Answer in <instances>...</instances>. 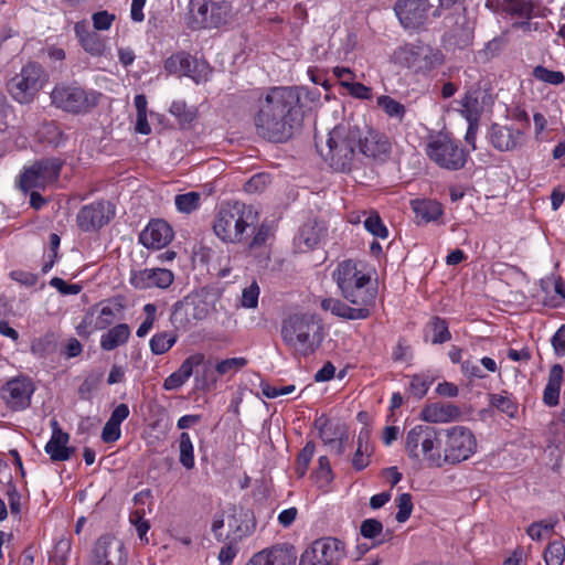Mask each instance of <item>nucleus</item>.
Segmentation results:
<instances>
[{
    "label": "nucleus",
    "mask_w": 565,
    "mask_h": 565,
    "mask_svg": "<svg viewBox=\"0 0 565 565\" xmlns=\"http://www.w3.org/2000/svg\"><path fill=\"white\" fill-rule=\"evenodd\" d=\"M253 122L256 134L270 142L288 141L300 124V95L294 86L257 88Z\"/></svg>",
    "instance_id": "obj_1"
},
{
    "label": "nucleus",
    "mask_w": 565,
    "mask_h": 565,
    "mask_svg": "<svg viewBox=\"0 0 565 565\" xmlns=\"http://www.w3.org/2000/svg\"><path fill=\"white\" fill-rule=\"evenodd\" d=\"M332 278L345 301L353 306L369 308L372 313L376 302L377 288L372 284L371 275L361 269L355 260L340 262L332 273Z\"/></svg>",
    "instance_id": "obj_2"
},
{
    "label": "nucleus",
    "mask_w": 565,
    "mask_h": 565,
    "mask_svg": "<svg viewBox=\"0 0 565 565\" xmlns=\"http://www.w3.org/2000/svg\"><path fill=\"white\" fill-rule=\"evenodd\" d=\"M257 221L258 214L252 205L241 201L227 202L214 216L213 232L223 243L244 244Z\"/></svg>",
    "instance_id": "obj_3"
},
{
    "label": "nucleus",
    "mask_w": 565,
    "mask_h": 565,
    "mask_svg": "<svg viewBox=\"0 0 565 565\" xmlns=\"http://www.w3.org/2000/svg\"><path fill=\"white\" fill-rule=\"evenodd\" d=\"M281 338L297 354L308 356L322 342L323 326L316 315L294 313L282 320Z\"/></svg>",
    "instance_id": "obj_4"
},
{
    "label": "nucleus",
    "mask_w": 565,
    "mask_h": 565,
    "mask_svg": "<svg viewBox=\"0 0 565 565\" xmlns=\"http://www.w3.org/2000/svg\"><path fill=\"white\" fill-rule=\"evenodd\" d=\"M392 61L412 75L427 78L445 64V54L439 47L417 39L398 45L393 51Z\"/></svg>",
    "instance_id": "obj_5"
},
{
    "label": "nucleus",
    "mask_w": 565,
    "mask_h": 565,
    "mask_svg": "<svg viewBox=\"0 0 565 565\" xmlns=\"http://www.w3.org/2000/svg\"><path fill=\"white\" fill-rule=\"evenodd\" d=\"M437 469L456 467L471 459L478 449L473 431L463 425L440 427Z\"/></svg>",
    "instance_id": "obj_6"
},
{
    "label": "nucleus",
    "mask_w": 565,
    "mask_h": 565,
    "mask_svg": "<svg viewBox=\"0 0 565 565\" xmlns=\"http://www.w3.org/2000/svg\"><path fill=\"white\" fill-rule=\"evenodd\" d=\"M102 97L99 90L86 88L77 81L56 83L50 94L53 107L74 116L92 113L99 105Z\"/></svg>",
    "instance_id": "obj_7"
},
{
    "label": "nucleus",
    "mask_w": 565,
    "mask_h": 565,
    "mask_svg": "<svg viewBox=\"0 0 565 565\" xmlns=\"http://www.w3.org/2000/svg\"><path fill=\"white\" fill-rule=\"evenodd\" d=\"M428 159L440 169L459 171L468 162L470 151L450 132L439 131L430 135L425 145Z\"/></svg>",
    "instance_id": "obj_8"
},
{
    "label": "nucleus",
    "mask_w": 565,
    "mask_h": 565,
    "mask_svg": "<svg viewBox=\"0 0 565 565\" xmlns=\"http://www.w3.org/2000/svg\"><path fill=\"white\" fill-rule=\"evenodd\" d=\"M233 18V6L227 0H189L185 21L193 31L221 29Z\"/></svg>",
    "instance_id": "obj_9"
},
{
    "label": "nucleus",
    "mask_w": 565,
    "mask_h": 565,
    "mask_svg": "<svg viewBox=\"0 0 565 565\" xmlns=\"http://www.w3.org/2000/svg\"><path fill=\"white\" fill-rule=\"evenodd\" d=\"M440 427L429 424H418L412 427L405 436V452L409 459L425 462L429 468H436L439 449Z\"/></svg>",
    "instance_id": "obj_10"
},
{
    "label": "nucleus",
    "mask_w": 565,
    "mask_h": 565,
    "mask_svg": "<svg viewBox=\"0 0 565 565\" xmlns=\"http://www.w3.org/2000/svg\"><path fill=\"white\" fill-rule=\"evenodd\" d=\"M326 146L327 152H323L316 142L318 151L329 162L330 167L340 172L350 171L358 146L356 134L343 126H337L329 132Z\"/></svg>",
    "instance_id": "obj_11"
},
{
    "label": "nucleus",
    "mask_w": 565,
    "mask_h": 565,
    "mask_svg": "<svg viewBox=\"0 0 565 565\" xmlns=\"http://www.w3.org/2000/svg\"><path fill=\"white\" fill-rule=\"evenodd\" d=\"M64 164L65 161L57 157L35 160L19 173L17 186L24 194L31 190H45L58 181Z\"/></svg>",
    "instance_id": "obj_12"
},
{
    "label": "nucleus",
    "mask_w": 565,
    "mask_h": 565,
    "mask_svg": "<svg viewBox=\"0 0 565 565\" xmlns=\"http://www.w3.org/2000/svg\"><path fill=\"white\" fill-rule=\"evenodd\" d=\"M46 74L38 63H28L7 84L11 97L20 104L33 102L45 82Z\"/></svg>",
    "instance_id": "obj_13"
},
{
    "label": "nucleus",
    "mask_w": 565,
    "mask_h": 565,
    "mask_svg": "<svg viewBox=\"0 0 565 565\" xmlns=\"http://www.w3.org/2000/svg\"><path fill=\"white\" fill-rule=\"evenodd\" d=\"M345 556V544L337 537L316 540L300 556L299 565H337Z\"/></svg>",
    "instance_id": "obj_14"
},
{
    "label": "nucleus",
    "mask_w": 565,
    "mask_h": 565,
    "mask_svg": "<svg viewBox=\"0 0 565 565\" xmlns=\"http://www.w3.org/2000/svg\"><path fill=\"white\" fill-rule=\"evenodd\" d=\"M115 205L106 200H97L83 205L76 214V225L84 233H96L115 217Z\"/></svg>",
    "instance_id": "obj_15"
},
{
    "label": "nucleus",
    "mask_w": 565,
    "mask_h": 565,
    "mask_svg": "<svg viewBox=\"0 0 565 565\" xmlns=\"http://www.w3.org/2000/svg\"><path fill=\"white\" fill-rule=\"evenodd\" d=\"M430 8L429 0H397L394 12L405 30L417 31L426 24Z\"/></svg>",
    "instance_id": "obj_16"
},
{
    "label": "nucleus",
    "mask_w": 565,
    "mask_h": 565,
    "mask_svg": "<svg viewBox=\"0 0 565 565\" xmlns=\"http://www.w3.org/2000/svg\"><path fill=\"white\" fill-rule=\"evenodd\" d=\"M34 391V384L30 379L18 376L9 380L1 387V397L10 411L21 412L31 405Z\"/></svg>",
    "instance_id": "obj_17"
},
{
    "label": "nucleus",
    "mask_w": 565,
    "mask_h": 565,
    "mask_svg": "<svg viewBox=\"0 0 565 565\" xmlns=\"http://www.w3.org/2000/svg\"><path fill=\"white\" fill-rule=\"evenodd\" d=\"M90 565H127L122 542L109 534L102 535L95 543Z\"/></svg>",
    "instance_id": "obj_18"
},
{
    "label": "nucleus",
    "mask_w": 565,
    "mask_h": 565,
    "mask_svg": "<svg viewBox=\"0 0 565 565\" xmlns=\"http://www.w3.org/2000/svg\"><path fill=\"white\" fill-rule=\"evenodd\" d=\"M488 138L494 149L508 152L520 149L525 142L526 135L523 128L494 122L489 129Z\"/></svg>",
    "instance_id": "obj_19"
},
{
    "label": "nucleus",
    "mask_w": 565,
    "mask_h": 565,
    "mask_svg": "<svg viewBox=\"0 0 565 565\" xmlns=\"http://www.w3.org/2000/svg\"><path fill=\"white\" fill-rule=\"evenodd\" d=\"M174 281V274L167 268H145L139 270H131L129 282L139 290L145 289H167Z\"/></svg>",
    "instance_id": "obj_20"
},
{
    "label": "nucleus",
    "mask_w": 565,
    "mask_h": 565,
    "mask_svg": "<svg viewBox=\"0 0 565 565\" xmlns=\"http://www.w3.org/2000/svg\"><path fill=\"white\" fill-rule=\"evenodd\" d=\"M173 238L172 227L163 220H152L141 231L139 242L148 249H161Z\"/></svg>",
    "instance_id": "obj_21"
},
{
    "label": "nucleus",
    "mask_w": 565,
    "mask_h": 565,
    "mask_svg": "<svg viewBox=\"0 0 565 565\" xmlns=\"http://www.w3.org/2000/svg\"><path fill=\"white\" fill-rule=\"evenodd\" d=\"M295 548L288 544H277L254 554L247 565H295Z\"/></svg>",
    "instance_id": "obj_22"
},
{
    "label": "nucleus",
    "mask_w": 565,
    "mask_h": 565,
    "mask_svg": "<svg viewBox=\"0 0 565 565\" xmlns=\"http://www.w3.org/2000/svg\"><path fill=\"white\" fill-rule=\"evenodd\" d=\"M52 435L44 446L45 452L54 462L67 461L75 451L74 447H68L70 435L65 433L58 425L57 420L51 422Z\"/></svg>",
    "instance_id": "obj_23"
},
{
    "label": "nucleus",
    "mask_w": 565,
    "mask_h": 565,
    "mask_svg": "<svg viewBox=\"0 0 565 565\" xmlns=\"http://www.w3.org/2000/svg\"><path fill=\"white\" fill-rule=\"evenodd\" d=\"M320 308L344 320H366L371 317L369 308L353 306L339 298L327 297L320 300Z\"/></svg>",
    "instance_id": "obj_24"
},
{
    "label": "nucleus",
    "mask_w": 565,
    "mask_h": 565,
    "mask_svg": "<svg viewBox=\"0 0 565 565\" xmlns=\"http://www.w3.org/2000/svg\"><path fill=\"white\" fill-rule=\"evenodd\" d=\"M409 206L414 213V221L419 226L436 223L444 215L443 204L435 199L417 198L411 200Z\"/></svg>",
    "instance_id": "obj_25"
},
{
    "label": "nucleus",
    "mask_w": 565,
    "mask_h": 565,
    "mask_svg": "<svg viewBox=\"0 0 565 565\" xmlns=\"http://www.w3.org/2000/svg\"><path fill=\"white\" fill-rule=\"evenodd\" d=\"M360 151L367 158L383 160L391 152L388 138L374 129H370L363 138H358Z\"/></svg>",
    "instance_id": "obj_26"
},
{
    "label": "nucleus",
    "mask_w": 565,
    "mask_h": 565,
    "mask_svg": "<svg viewBox=\"0 0 565 565\" xmlns=\"http://www.w3.org/2000/svg\"><path fill=\"white\" fill-rule=\"evenodd\" d=\"M75 36L83 50L92 56H102L105 53L106 45L100 35L89 30L85 20L78 21L74 25Z\"/></svg>",
    "instance_id": "obj_27"
},
{
    "label": "nucleus",
    "mask_w": 565,
    "mask_h": 565,
    "mask_svg": "<svg viewBox=\"0 0 565 565\" xmlns=\"http://www.w3.org/2000/svg\"><path fill=\"white\" fill-rule=\"evenodd\" d=\"M204 362L203 353H194L189 355L180 365V367L171 373L163 381L166 391H174L180 388L193 374V369L200 366Z\"/></svg>",
    "instance_id": "obj_28"
},
{
    "label": "nucleus",
    "mask_w": 565,
    "mask_h": 565,
    "mask_svg": "<svg viewBox=\"0 0 565 565\" xmlns=\"http://www.w3.org/2000/svg\"><path fill=\"white\" fill-rule=\"evenodd\" d=\"M487 97V93L480 88H473L466 92L460 102V113L467 121H480Z\"/></svg>",
    "instance_id": "obj_29"
},
{
    "label": "nucleus",
    "mask_w": 565,
    "mask_h": 565,
    "mask_svg": "<svg viewBox=\"0 0 565 565\" xmlns=\"http://www.w3.org/2000/svg\"><path fill=\"white\" fill-rule=\"evenodd\" d=\"M460 408L454 404H445L441 402L426 405L420 413V417L430 424L449 423L460 416Z\"/></svg>",
    "instance_id": "obj_30"
},
{
    "label": "nucleus",
    "mask_w": 565,
    "mask_h": 565,
    "mask_svg": "<svg viewBox=\"0 0 565 565\" xmlns=\"http://www.w3.org/2000/svg\"><path fill=\"white\" fill-rule=\"evenodd\" d=\"M473 40L475 29L467 20L443 36L445 46L451 50H465L472 45Z\"/></svg>",
    "instance_id": "obj_31"
},
{
    "label": "nucleus",
    "mask_w": 565,
    "mask_h": 565,
    "mask_svg": "<svg viewBox=\"0 0 565 565\" xmlns=\"http://www.w3.org/2000/svg\"><path fill=\"white\" fill-rule=\"evenodd\" d=\"M131 337V329L127 323H117L100 335L99 345L103 351H113L125 345Z\"/></svg>",
    "instance_id": "obj_32"
},
{
    "label": "nucleus",
    "mask_w": 565,
    "mask_h": 565,
    "mask_svg": "<svg viewBox=\"0 0 565 565\" xmlns=\"http://www.w3.org/2000/svg\"><path fill=\"white\" fill-rule=\"evenodd\" d=\"M564 369L561 364H554L548 372L547 383L543 391V403L554 407L559 402V393L563 383Z\"/></svg>",
    "instance_id": "obj_33"
},
{
    "label": "nucleus",
    "mask_w": 565,
    "mask_h": 565,
    "mask_svg": "<svg viewBox=\"0 0 565 565\" xmlns=\"http://www.w3.org/2000/svg\"><path fill=\"white\" fill-rule=\"evenodd\" d=\"M426 330L430 333L433 344H443L451 340V332L446 319L434 316L426 324Z\"/></svg>",
    "instance_id": "obj_34"
},
{
    "label": "nucleus",
    "mask_w": 565,
    "mask_h": 565,
    "mask_svg": "<svg viewBox=\"0 0 565 565\" xmlns=\"http://www.w3.org/2000/svg\"><path fill=\"white\" fill-rule=\"evenodd\" d=\"M315 427L318 429L319 437L324 445H331L337 441L340 436H345V431L338 425H333L326 415L315 420Z\"/></svg>",
    "instance_id": "obj_35"
},
{
    "label": "nucleus",
    "mask_w": 565,
    "mask_h": 565,
    "mask_svg": "<svg viewBox=\"0 0 565 565\" xmlns=\"http://www.w3.org/2000/svg\"><path fill=\"white\" fill-rule=\"evenodd\" d=\"M535 3L533 0H504L502 10L511 17L530 20L533 17Z\"/></svg>",
    "instance_id": "obj_36"
},
{
    "label": "nucleus",
    "mask_w": 565,
    "mask_h": 565,
    "mask_svg": "<svg viewBox=\"0 0 565 565\" xmlns=\"http://www.w3.org/2000/svg\"><path fill=\"white\" fill-rule=\"evenodd\" d=\"M192 60L190 54L179 52L172 54L164 61L163 67L169 74H180L190 76Z\"/></svg>",
    "instance_id": "obj_37"
},
{
    "label": "nucleus",
    "mask_w": 565,
    "mask_h": 565,
    "mask_svg": "<svg viewBox=\"0 0 565 565\" xmlns=\"http://www.w3.org/2000/svg\"><path fill=\"white\" fill-rule=\"evenodd\" d=\"M322 227L316 220H309L299 230L298 239L308 248H313L321 239Z\"/></svg>",
    "instance_id": "obj_38"
},
{
    "label": "nucleus",
    "mask_w": 565,
    "mask_h": 565,
    "mask_svg": "<svg viewBox=\"0 0 565 565\" xmlns=\"http://www.w3.org/2000/svg\"><path fill=\"white\" fill-rule=\"evenodd\" d=\"M376 105L385 113L388 118L397 119L402 122L406 115V107L388 95H381L376 99Z\"/></svg>",
    "instance_id": "obj_39"
},
{
    "label": "nucleus",
    "mask_w": 565,
    "mask_h": 565,
    "mask_svg": "<svg viewBox=\"0 0 565 565\" xmlns=\"http://www.w3.org/2000/svg\"><path fill=\"white\" fill-rule=\"evenodd\" d=\"M490 405L499 412L507 414L509 417H514L518 413V403L512 394L503 392L501 394H490Z\"/></svg>",
    "instance_id": "obj_40"
},
{
    "label": "nucleus",
    "mask_w": 565,
    "mask_h": 565,
    "mask_svg": "<svg viewBox=\"0 0 565 565\" xmlns=\"http://www.w3.org/2000/svg\"><path fill=\"white\" fill-rule=\"evenodd\" d=\"M179 461L188 470L195 466L194 447L189 433H181L179 438Z\"/></svg>",
    "instance_id": "obj_41"
},
{
    "label": "nucleus",
    "mask_w": 565,
    "mask_h": 565,
    "mask_svg": "<svg viewBox=\"0 0 565 565\" xmlns=\"http://www.w3.org/2000/svg\"><path fill=\"white\" fill-rule=\"evenodd\" d=\"M177 339L172 332H158L149 341L150 350L156 355L164 354L175 344Z\"/></svg>",
    "instance_id": "obj_42"
},
{
    "label": "nucleus",
    "mask_w": 565,
    "mask_h": 565,
    "mask_svg": "<svg viewBox=\"0 0 565 565\" xmlns=\"http://www.w3.org/2000/svg\"><path fill=\"white\" fill-rule=\"evenodd\" d=\"M543 558L546 565H563L565 559V545L563 541L555 540L546 546Z\"/></svg>",
    "instance_id": "obj_43"
},
{
    "label": "nucleus",
    "mask_w": 565,
    "mask_h": 565,
    "mask_svg": "<svg viewBox=\"0 0 565 565\" xmlns=\"http://www.w3.org/2000/svg\"><path fill=\"white\" fill-rule=\"evenodd\" d=\"M364 228L373 236L385 239L388 237V230L376 211H372L363 221Z\"/></svg>",
    "instance_id": "obj_44"
},
{
    "label": "nucleus",
    "mask_w": 565,
    "mask_h": 565,
    "mask_svg": "<svg viewBox=\"0 0 565 565\" xmlns=\"http://www.w3.org/2000/svg\"><path fill=\"white\" fill-rule=\"evenodd\" d=\"M55 349V337L53 333L49 332L44 335L35 338L31 342V352L40 358L46 356Z\"/></svg>",
    "instance_id": "obj_45"
},
{
    "label": "nucleus",
    "mask_w": 565,
    "mask_h": 565,
    "mask_svg": "<svg viewBox=\"0 0 565 565\" xmlns=\"http://www.w3.org/2000/svg\"><path fill=\"white\" fill-rule=\"evenodd\" d=\"M532 75L535 79L551 84V85H561L565 82V75L561 71H552L546 68L543 65H537L533 68Z\"/></svg>",
    "instance_id": "obj_46"
},
{
    "label": "nucleus",
    "mask_w": 565,
    "mask_h": 565,
    "mask_svg": "<svg viewBox=\"0 0 565 565\" xmlns=\"http://www.w3.org/2000/svg\"><path fill=\"white\" fill-rule=\"evenodd\" d=\"M315 450V443L308 441L298 454L296 460V475L298 478H302L307 473L309 465L313 458Z\"/></svg>",
    "instance_id": "obj_47"
},
{
    "label": "nucleus",
    "mask_w": 565,
    "mask_h": 565,
    "mask_svg": "<svg viewBox=\"0 0 565 565\" xmlns=\"http://www.w3.org/2000/svg\"><path fill=\"white\" fill-rule=\"evenodd\" d=\"M434 379L428 374H414L411 376L409 391L415 397H424L430 388Z\"/></svg>",
    "instance_id": "obj_48"
},
{
    "label": "nucleus",
    "mask_w": 565,
    "mask_h": 565,
    "mask_svg": "<svg viewBox=\"0 0 565 565\" xmlns=\"http://www.w3.org/2000/svg\"><path fill=\"white\" fill-rule=\"evenodd\" d=\"M201 196L198 192H188L178 194L174 199L175 206L179 212L190 214L200 206Z\"/></svg>",
    "instance_id": "obj_49"
},
{
    "label": "nucleus",
    "mask_w": 565,
    "mask_h": 565,
    "mask_svg": "<svg viewBox=\"0 0 565 565\" xmlns=\"http://www.w3.org/2000/svg\"><path fill=\"white\" fill-rule=\"evenodd\" d=\"M269 236V227L265 224H260L259 226L254 225L249 230V237L245 242L247 244L248 250H253L264 246Z\"/></svg>",
    "instance_id": "obj_50"
},
{
    "label": "nucleus",
    "mask_w": 565,
    "mask_h": 565,
    "mask_svg": "<svg viewBox=\"0 0 565 565\" xmlns=\"http://www.w3.org/2000/svg\"><path fill=\"white\" fill-rule=\"evenodd\" d=\"M504 40L501 36H495L488 41L483 49L478 51V57L481 62H489L490 60L499 56L504 47Z\"/></svg>",
    "instance_id": "obj_51"
},
{
    "label": "nucleus",
    "mask_w": 565,
    "mask_h": 565,
    "mask_svg": "<svg viewBox=\"0 0 565 565\" xmlns=\"http://www.w3.org/2000/svg\"><path fill=\"white\" fill-rule=\"evenodd\" d=\"M129 522L135 526L137 534L141 542L148 543L149 539L147 533L150 529V523L145 519V510H135L129 514Z\"/></svg>",
    "instance_id": "obj_52"
},
{
    "label": "nucleus",
    "mask_w": 565,
    "mask_h": 565,
    "mask_svg": "<svg viewBox=\"0 0 565 565\" xmlns=\"http://www.w3.org/2000/svg\"><path fill=\"white\" fill-rule=\"evenodd\" d=\"M71 548L72 543L68 539L58 540L55 543L54 550L50 556L51 562L54 565H66L70 557Z\"/></svg>",
    "instance_id": "obj_53"
},
{
    "label": "nucleus",
    "mask_w": 565,
    "mask_h": 565,
    "mask_svg": "<svg viewBox=\"0 0 565 565\" xmlns=\"http://www.w3.org/2000/svg\"><path fill=\"white\" fill-rule=\"evenodd\" d=\"M397 513L395 519L398 523H405L412 515L414 504L409 493H402L396 499Z\"/></svg>",
    "instance_id": "obj_54"
},
{
    "label": "nucleus",
    "mask_w": 565,
    "mask_h": 565,
    "mask_svg": "<svg viewBox=\"0 0 565 565\" xmlns=\"http://www.w3.org/2000/svg\"><path fill=\"white\" fill-rule=\"evenodd\" d=\"M342 87L345 88L352 97L358 99L370 100L373 97L371 87L364 85L363 83L354 82V79L344 81L342 83Z\"/></svg>",
    "instance_id": "obj_55"
},
{
    "label": "nucleus",
    "mask_w": 565,
    "mask_h": 565,
    "mask_svg": "<svg viewBox=\"0 0 565 565\" xmlns=\"http://www.w3.org/2000/svg\"><path fill=\"white\" fill-rule=\"evenodd\" d=\"M247 364V360L245 358H230L220 361L215 365V371L218 375L223 376L230 372H237L243 369Z\"/></svg>",
    "instance_id": "obj_56"
},
{
    "label": "nucleus",
    "mask_w": 565,
    "mask_h": 565,
    "mask_svg": "<svg viewBox=\"0 0 565 565\" xmlns=\"http://www.w3.org/2000/svg\"><path fill=\"white\" fill-rule=\"evenodd\" d=\"M191 303L188 299L177 301L172 307L171 321L173 324L184 327L189 322L188 311Z\"/></svg>",
    "instance_id": "obj_57"
},
{
    "label": "nucleus",
    "mask_w": 565,
    "mask_h": 565,
    "mask_svg": "<svg viewBox=\"0 0 565 565\" xmlns=\"http://www.w3.org/2000/svg\"><path fill=\"white\" fill-rule=\"evenodd\" d=\"M143 311L146 313V318L136 331L138 338L146 337L152 329L156 321L157 307L154 303H147L143 307Z\"/></svg>",
    "instance_id": "obj_58"
},
{
    "label": "nucleus",
    "mask_w": 565,
    "mask_h": 565,
    "mask_svg": "<svg viewBox=\"0 0 565 565\" xmlns=\"http://www.w3.org/2000/svg\"><path fill=\"white\" fill-rule=\"evenodd\" d=\"M115 20L116 15L106 10L97 11L92 15L93 26L96 31H108Z\"/></svg>",
    "instance_id": "obj_59"
},
{
    "label": "nucleus",
    "mask_w": 565,
    "mask_h": 565,
    "mask_svg": "<svg viewBox=\"0 0 565 565\" xmlns=\"http://www.w3.org/2000/svg\"><path fill=\"white\" fill-rule=\"evenodd\" d=\"M116 319V311L110 306H104L94 323L93 330H105L113 326Z\"/></svg>",
    "instance_id": "obj_60"
},
{
    "label": "nucleus",
    "mask_w": 565,
    "mask_h": 565,
    "mask_svg": "<svg viewBox=\"0 0 565 565\" xmlns=\"http://www.w3.org/2000/svg\"><path fill=\"white\" fill-rule=\"evenodd\" d=\"M259 287L254 280L248 287L243 289L241 303L244 308L254 309L258 305Z\"/></svg>",
    "instance_id": "obj_61"
},
{
    "label": "nucleus",
    "mask_w": 565,
    "mask_h": 565,
    "mask_svg": "<svg viewBox=\"0 0 565 565\" xmlns=\"http://www.w3.org/2000/svg\"><path fill=\"white\" fill-rule=\"evenodd\" d=\"M413 358L411 345L405 338H399L392 351V360L394 362H406Z\"/></svg>",
    "instance_id": "obj_62"
},
{
    "label": "nucleus",
    "mask_w": 565,
    "mask_h": 565,
    "mask_svg": "<svg viewBox=\"0 0 565 565\" xmlns=\"http://www.w3.org/2000/svg\"><path fill=\"white\" fill-rule=\"evenodd\" d=\"M6 495L8 498L11 514L19 516L22 511L21 493L19 492L17 486L13 482L8 483Z\"/></svg>",
    "instance_id": "obj_63"
},
{
    "label": "nucleus",
    "mask_w": 565,
    "mask_h": 565,
    "mask_svg": "<svg viewBox=\"0 0 565 565\" xmlns=\"http://www.w3.org/2000/svg\"><path fill=\"white\" fill-rule=\"evenodd\" d=\"M383 532V524L376 519H366L362 521L360 533L365 539H375Z\"/></svg>",
    "instance_id": "obj_64"
}]
</instances>
